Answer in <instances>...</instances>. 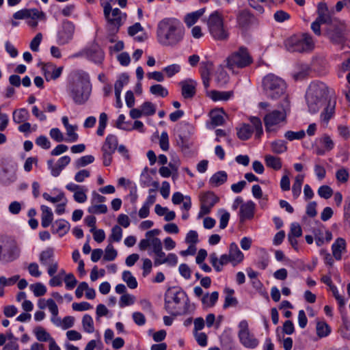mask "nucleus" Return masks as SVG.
I'll use <instances>...</instances> for the list:
<instances>
[{
  "label": "nucleus",
  "mask_w": 350,
  "mask_h": 350,
  "mask_svg": "<svg viewBox=\"0 0 350 350\" xmlns=\"http://www.w3.org/2000/svg\"><path fill=\"white\" fill-rule=\"evenodd\" d=\"M306 102L311 113H317L321 109V120L327 124L335 114L336 98L334 91L320 81H312L306 92Z\"/></svg>",
  "instance_id": "1"
},
{
  "label": "nucleus",
  "mask_w": 350,
  "mask_h": 350,
  "mask_svg": "<svg viewBox=\"0 0 350 350\" xmlns=\"http://www.w3.org/2000/svg\"><path fill=\"white\" fill-rule=\"evenodd\" d=\"M185 28L183 24L175 18H165L157 25L158 42L163 46H174L184 37Z\"/></svg>",
  "instance_id": "2"
},
{
  "label": "nucleus",
  "mask_w": 350,
  "mask_h": 350,
  "mask_svg": "<svg viewBox=\"0 0 350 350\" xmlns=\"http://www.w3.org/2000/svg\"><path fill=\"white\" fill-rule=\"evenodd\" d=\"M92 92V84L89 75L78 70L75 73L73 82L69 89V95L77 105L85 104L90 98Z\"/></svg>",
  "instance_id": "3"
},
{
  "label": "nucleus",
  "mask_w": 350,
  "mask_h": 350,
  "mask_svg": "<svg viewBox=\"0 0 350 350\" xmlns=\"http://www.w3.org/2000/svg\"><path fill=\"white\" fill-rule=\"evenodd\" d=\"M262 86L266 96L272 100H277L286 94V83L281 77L269 73L262 79Z\"/></svg>",
  "instance_id": "4"
},
{
  "label": "nucleus",
  "mask_w": 350,
  "mask_h": 350,
  "mask_svg": "<svg viewBox=\"0 0 350 350\" xmlns=\"http://www.w3.org/2000/svg\"><path fill=\"white\" fill-rule=\"evenodd\" d=\"M286 49L291 53H308L314 46L312 37L308 33L294 34L284 40Z\"/></svg>",
  "instance_id": "5"
},
{
  "label": "nucleus",
  "mask_w": 350,
  "mask_h": 350,
  "mask_svg": "<svg viewBox=\"0 0 350 350\" xmlns=\"http://www.w3.org/2000/svg\"><path fill=\"white\" fill-rule=\"evenodd\" d=\"M350 30L345 21L334 20L327 31V36L333 44L344 49L347 45Z\"/></svg>",
  "instance_id": "6"
},
{
  "label": "nucleus",
  "mask_w": 350,
  "mask_h": 350,
  "mask_svg": "<svg viewBox=\"0 0 350 350\" xmlns=\"http://www.w3.org/2000/svg\"><path fill=\"white\" fill-rule=\"evenodd\" d=\"M111 1L112 0L107 1L106 3H102L101 5L103 7L104 16L111 26L110 31L116 33L126 20V14L118 8L112 9Z\"/></svg>",
  "instance_id": "7"
},
{
  "label": "nucleus",
  "mask_w": 350,
  "mask_h": 350,
  "mask_svg": "<svg viewBox=\"0 0 350 350\" xmlns=\"http://www.w3.org/2000/svg\"><path fill=\"white\" fill-rule=\"evenodd\" d=\"M291 111V103L288 97H284L278 105V109L266 114L263 118L265 124L277 125L286 119L287 114Z\"/></svg>",
  "instance_id": "8"
},
{
  "label": "nucleus",
  "mask_w": 350,
  "mask_h": 350,
  "mask_svg": "<svg viewBox=\"0 0 350 350\" xmlns=\"http://www.w3.org/2000/svg\"><path fill=\"white\" fill-rule=\"evenodd\" d=\"M252 62L253 59L248 49L245 46H241L227 58V67L230 70L234 68H243Z\"/></svg>",
  "instance_id": "9"
},
{
  "label": "nucleus",
  "mask_w": 350,
  "mask_h": 350,
  "mask_svg": "<svg viewBox=\"0 0 350 350\" xmlns=\"http://www.w3.org/2000/svg\"><path fill=\"white\" fill-rule=\"evenodd\" d=\"M208 27L211 35L217 40H225L228 38L227 29L224 26V21L218 11L212 13L208 20Z\"/></svg>",
  "instance_id": "10"
},
{
  "label": "nucleus",
  "mask_w": 350,
  "mask_h": 350,
  "mask_svg": "<svg viewBox=\"0 0 350 350\" xmlns=\"http://www.w3.org/2000/svg\"><path fill=\"white\" fill-rule=\"evenodd\" d=\"M75 57H85L94 64H100L104 60L105 53L98 44L93 43L75 54Z\"/></svg>",
  "instance_id": "11"
},
{
  "label": "nucleus",
  "mask_w": 350,
  "mask_h": 350,
  "mask_svg": "<svg viewBox=\"0 0 350 350\" xmlns=\"http://www.w3.org/2000/svg\"><path fill=\"white\" fill-rule=\"evenodd\" d=\"M118 140L117 136L109 134L107 136L105 141L101 148L103 152V165L109 166L112 162V155L117 150Z\"/></svg>",
  "instance_id": "12"
},
{
  "label": "nucleus",
  "mask_w": 350,
  "mask_h": 350,
  "mask_svg": "<svg viewBox=\"0 0 350 350\" xmlns=\"http://www.w3.org/2000/svg\"><path fill=\"white\" fill-rule=\"evenodd\" d=\"M239 331L238 336L240 342L245 347L254 349L258 345V340L251 334L249 330L247 321L243 320L239 324Z\"/></svg>",
  "instance_id": "13"
},
{
  "label": "nucleus",
  "mask_w": 350,
  "mask_h": 350,
  "mask_svg": "<svg viewBox=\"0 0 350 350\" xmlns=\"http://www.w3.org/2000/svg\"><path fill=\"white\" fill-rule=\"evenodd\" d=\"M75 29V27L72 22L68 20L63 21L62 29L57 33V44L64 45L70 42L73 38Z\"/></svg>",
  "instance_id": "14"
},
{
  "label": "nucleus",
  "mask_w": 350,
  "mask_h": 350,
  "mask_svg": "<svg viewBox=\"0 0 350 350\" xmlns=\"http://www.w3.org/2000/svg\"><path fill=\"white\" fill-rule=\"evenodd\" d=\"M181 87V94L184 98H191L196 93L197 82L188 79L179 83Z\"/></svg>",
  "instance_id": "15"
},
{
  "label": "nucleus",
  "mask_w": 350,
  "mask_h": 350,
  "mask_svg": "<svg viewBox=\"0 0 350 350\" xmlns=\"http://www.w3.org/2000/svg\"><path fill=\"white\" fill-rule=\"evenodd\" d=\"M62 70L63 67L56 68L52 63L44 64L42 66V71L46 81L57 79L61 76Z\"/></svg>",
  "instance_id": "16"
},
{
  "label": "nucleus",
  "mask_w": 350,
  "mask_h": 350,
  "mask_svg": "<svg viewBox=\"0 0 350 350\" xmlns=\"http://www.w3.org/2000/svg\"><path fill=\"white\" fill-rule=\"evenodd\" d=\"M209 259L210 263L217 272H220L222 270V266L231 262V259L228 254H223L218 259L216 253H212L209 256Z\"/></svg>",
  "instance_id": "17"
},
{
  "label": "nucleus",
  "mask_w": 350,
  "mask_h": 350,
  "mask_svg": "<svg viewBox=\"0 0 350 350\" xmlns=\"http://www.w3.org/2000/svg\"><path fill=\"white\" fill-rule=\"evenodd\" d=\"M213 64L210 61H203L200 64V74L205 88L209 87L210 75L213 70Z\"/></svg>",
  "instance_id": "18"
},
{
  "label": "nucleus",
  "mask_w": 350,
  "mask_h": 350,
  "mask_svg": "<svg viewBox=\"0 0 350 350\" xmlns=\"http://www.w3.org/2000/svg\"><path fill=\"white\" fill-rule=\"evenodd\" d=\"M255 204L252 201H247L240 207V219L243 221L245 219H250L254 217Z\"/></svg>",
  "instance_id": "19"
},
{
  "label": "nucleus",
  "mask_w": 350,
  "mask_h": 350,
  "mask_svg": "<svg viewBox=\"0 0 350 350\" xmlns=\"http://www.w3.org/2000/svg\"><path fill=\"white\" fill-rule=\"evenodd\" d=\"M254 19V15L247 10H242L237 16L239 25L244 29H247L252 23Z\"/></svg>",
  "instance_id": "20"
},
{
  "label": "nucleus",
  "mask_w": 350,
  "mask_h": 350,
  "mask_svg": "<svg viewBox=\"0 0 350 350\" xmlns=\"http://www.w3.org/2000/svg\"><path fill=\"white\" fill-rule=\"evenodd\" d=\"M229 256L231 259V263L234 266L240 263L244 258L243 252L239 250L235 243H231L229 247Z\"/></svg>",
  "instance_id": "21"
},
{
  "label": "nucleus",
  "mask_w": 350,
  "mask_h": 350,
  "mask_svg": "<svg viewBox=\"0 0 350 350\" xmlns=\"http://www.w3.org/2000/svg\"><path fill=\"white\" fill-rule=\"evenodd\" d=\"M43 15V12L38 9H24L21 10L13 14V18L16 20L27 19L29 16L39 17Z\"/></svg>",
  "instance_id": "22"
},
{
  "label": "nucleus",
  "mask_w": 350,
  "mask_h": 350,
  "mask_svg": "<svg viewBox=\"0 0 350 350\" xmlns=\"http://www.w3.org/2000/svg\"><path fill=\"white\" fill-rule=\"evenodd\" d=\"M346 249V241L343 238H337L332 245V250L334 257L339 260L342 258V253Z\"/></svg>",
  "instance_id": "23"
},
{
  "label": "nucleus",
  "mask_w": 350,
  "mask_h": 350,
  "mask_svg": "<svg viewBox=\"0 0 350 350\" xmlns=\"http://www.w3.org/2000/svg\"><path fill=\"white\" fill-rule=\"evenodd\" d=\"M236 129L238 138L243 141L249 139L254 133V129L249 124H243Z\"/></svg>",
  "instance_id": "24"
},
{
  "label": "nucleus",
  "mask_w": 350,
  "mask_h": 350,
  "mask_svg": "<svg viewBox=\"0 0 350 350\" xmlns=\"http://www.w3.org/2000/svg\"><path fill=\"white\" fill-rule=\"evenodd\" d=\"M53 233H59V236L66 234L70 230V224L64 219L56 220L52 226Z\"/></svg>",
  "instance_id": "25"
},
{
  "label": "nucleus",
  "mask_w": 350,
  "mask_h": 350,
  "mask_svg": "<svg viewBox=\"0 0 350 350\" xmlns=\"http://www.w3.org/2000/svg\"><path fill=\"white\" fill-rule=\"evenodd\" d=\"M200 200L202 204L213 207L219 198L213 191H206L200 195Z\"/></svg>",
  "instance_id": "26"
},
{
  "label": "nucleus",
  "mask_w": 350,
  "mask_h": 350,
  "mask_svg": "<svg viewBox=\"0 0 350 350\" xmlns=\"http://www.w3.org/2000/svg\"><path fill=\"white\" fill-rule=\"evenodd\" d=\"M42 218L41 224L43 228H47L51 224L53 219V214L49 207L45 205H42Z\"/></svg>",
  "instance_id": "27"
},
{
  "label": "nucleus",
  "mask_w": 350,
  "mask_h": 350,
  "mask_svg": "<svg viewBox=\"0 0 350 350\" xmlns=\"http://www.w3.org/2000/svg\"><path fill=\"white\" fill-rule=\"evenodd\" d=\"M39 260L40 263L44 266H47L53 262L55 261L53 249L52 247H48L45 250L41 252Z\"/></svg>",
  "instance_id": "28"
},
{
  "label": "nucleus",
  "mask_w": 350,
  "mask_h": 350,
  "mask_svg": "<svg viewBox=\"0 0 350 350\" xmlns=\"http://www.w3.org/2000/svg\"><path fill=\"white\" fill-rule=\"evenodd\" d=\"M228 175L225 171L215 173L210 178L209 183L214 187H218L227 181Z\"/></svg>",
  "instance_id": "29"
},
{
  "label": "nucleus",
  "mask_w": 350,
  "mask_h": 350,
  "mask_svg": "<svg viewBox=\"0 0 350 350\" xmlns=\"http://www.w3.org/2000/svg\"><path fill=\"white\" fill-rule=\"evenodd\" d=\"M218 298L219 293L217 291H214L211 294L207 292L201 297V301L202 305L206 307H213L215 305Z\"/></svg>",
  "instance_id": "30"
},
{
  "label": "nucleus",
  "mask_w": 350,
  "mask_h": 350,
  "mask_svg": "<svg viewBox=\"0 0 350 350\" xmlns=\"http://www.w3.org/2000/svg\"><path fill=\"white\" fill-rule=\"evenodd\" d=\"M310 71V67L308 64H302L299 70L293 74V77L295 81L304 80L309 76Z\"/></svg>",
  "instance_id": "31"
},
{
  "label": "nucleus",
  "mask_w": 350,
  "mask_h": 350,
  "mask_svg": "<svg viewBox=\"0 0 350 350\" xmlns=\"http://www.w3.org/2000/svg\"><path fill=\"white\" fill-rule=\"evenodd\" d=\"M29 116L28 111L25 108L16 109L13 112V120L16 124L25 122Z\"/></svg>",
  "instance_id": "32"
},
{
  "label": "nucleus",
  "mask_w": 350,
  "mask_h": 350,
  "mask_svg": "<svg viewBox=\"0 0 350 350\" xmlns=\"http://www.w3.org/2000/svg\"><path fill=\"white\" fill-rule=\"evenodd\" d=\"M20 250L16 246L9 247L8 250H5L4 262H12L19 257Z\"/></svg>",
  "instance_id": "33"
},
{
  "label": "nucleus",
  "mask_w": 350,
  "mask_h": 350,
  "mask_svg": "<svg viewBox=\"0 0 350 350\" xmlns=\"http://www.w3.org/2000/svg\"><path fill=\"white\" fill-rule=\"evenodd\" d=\"M33 333L38 340L40 342H51V339L50 334L41 326H38L34 328Z\"/></svg>",
  "instance_id": "34"
},
{
  "label": "nucleus",
  "mask_w": 350,
  "mask_h": 350,
  "mask_svg": "<svg viewBox=\"0 0 350 350\" xmlns=\"http://www.w3.org/2000/svg\"><path fill=\"white\" fill-rule=\"evenodd\" d=\"M271 148L275 154H282L287 150L286 142L282 139H277L271 143Z\"/></svg>",
  "instance_id": "35"
},
{
  "label": "nucleus",
  "mask_w": 350,
  "mask_h": 350,
  "mask_svg": "<svg viewBox=\"0 0 350 350\" xmlns=\"http://www.w3.org/2000/svg\"><path fill=\"white\" fill-rule=\"evenodd\" d=\"M265 163L268 167L275 170H280L282 165L281 159L272 155L265 156Z\"/></svg>",
  "instance_id": "36"
},
{
  "label": "nucleus",
  "mask_w": 350,
  "mask_h": 350,
  "mask_svg": "<svg viewBox=\"0 0 350 350\" xmlns=\"http://www.w3.org/2000/svg\"><path fill=\"white\" fill-rule=\"evenodd\" d=\"M224 111L213 110L210 113L211 124L214 126L222 125L224 122Z\"/></svg>",
  "instance_id": "37"
},
{
  "label": "nucleus",
  "mask_w": 350,
  "mask_h": 350,
  "mask_svg": "<svg viewBox=\"0 0 350 350\" xmlns=\"http://www.w3.org/2000/svg\"><path fill=\"white\" fill-rule=\"evenodd\" d=\"M129 77L126 73H122L119 75L114 85L115 93L121 94L124 85L129 83Z\"/></svg>",
  "instance_id": "38"
},
{
  "label": "nucleus",
  "mask_w": 350,
  "mask_h": 350,
  "mask_svg": "<svg viewBox=\"0 0 350 350\" xmlns=\"http://www.w3.org/2000/svg\"><path fill=\"white\" fill-rule=\"evenodd\" d=\"M178 262V257L175 254L170 253L167 255L166 258L163 259L155 258L154 260V265L158 266L164 263H167L171 266H175Z\"/></svg>",
  "instance_id": "39"
},
{
  "label": "nucleus",
  "mask_w": 350,
  "mask_h": 350,
  "mask_svg": "<svg viewBox=\"0 0 350 350\" xmlns=\"http://www.w3.org/2000/svg\"><path fill=\"white\" fill-rule=\"evenodd\" d=\"M317 334L320 338L325 337L331 332V328L329 325L324 321H319L317 323Z\"/></svg>",
  "instance_id": "40"
},
{
  "label": "nucleus",
  "mask_w": 350,
  "mask_h": 350,
  "mask_svg": "<svg viewBox=\"0 0 350 350\" xmlns=\"http://www.w3.org/2000/svg\"><path fill=\"white\" fill-rule=\"evenodd\" d=\"M233 95V92H219L217 90H212L211 92V97L213 100H227Z\"/></svg>",
  "instance_id": "41"
},
{
  "label": "nucleus",
  "mask_w": 350,
  "mask_h": 350,
  "mask_svg": "<svg viewBox=\"0 0 350 350\" xmlns=\"http://www.w3.org/2000/svg\"><path fill=\"white\" fill-rule=\"evenodd\" d=\"M122 280L130 288L134 289L137 287V282L131 271H124L122 273Z\"/></svg>",
  "instance_id": "42"
},
{
  "label": "nucleus",
  "mask_w": 350,
  "mask_h": 350,
  "mask_svg": "<svg viewBox=\"0 0 350 350\" xmlns=\"http://www.w3.org/2000/svg\"><path fill=\"white\" fill-rule=\"evenodd\" d=\"M250 120L256 131V137L260 138L263 133L261 120L258 117L252 116L250 118Z\"/></svg>",
  "instance_id": "43"
},
{
  "label": "nucleus",
  "mask_w": 350,
  "mask_h": 350,
  "mask_svg": "<svg viewBox=\"0 0 350 350\" xmlns=\"http://www.w3.org/2000/svg\"><path fill=\"white\" fill-rule=\"evenodd\" d=\"M82 325L85 332L93 333L94 332V321L92 317L89 314H85L82 319Z\"/></svg>",
  "instance_id": "44"
},
{
  "label": "nucleus",
  "mask_w": 350,
  "mask_h": 350,
  "mask_svg": "<svg viewBox=\"0 0 350 350\" xmlns=\"http://www.w3.org/2000/svg\"><path fill=\"white\" fill-rule=\"evenodd\" d=\"M107 114L105 112L101 113L99 116L98 127L96 131V133L98 136H103L104 135V131L107 126Z\"/></svg>",
  "instance_id": "45"
},
{
  "label": "nucleus",
  "mask_w": 350,
  "mask_h": 350,
  "mask_svg": "<svg viewBox=\"0 0 350 350\" xmlns=\"http://www.w3.org/2000/svg\"><path fill=\"white\" fill-rule=\"evenodd\" d=\"M150 92L152 94L161 97H166L168 95L167 90L160 84H155L150 88Z\"/></svg>",
  "instance_id": "46"
},
{
  "label": "nucleus",
  "mask_w": 350,
  "mask_h": 350,
  "mask_svg": "<svg viewBox=\"0 0 350 350\" xmlns=\"http://www.w3.org/2000/svg\"><path fill=\"white\" fill-rule=\"evenodd\" d=\"M77 129V125H72L66 128V135L67 138L65 139V141L67 142H75L79 139L78 134L75 132Z\"/></svg>",
  "instance_id": "47"
},
{
  "label": "nucleus",
  "mask_w": 350,
  "mask_h": 350,
  "mask_svg": "<svg viewBox=\"0 0 350 350\" xmlns=\"http://www.w3.org/2000/svg\"><path fill=\"white\" fill-rule=\"evenodd\" d=\"M303 180L304 176H297L295 178V182L292 187V193L295 198H298L301 193Z\"/></svg>",
  "instance_id": "48"
},
{
  "label": "nucleus",
  "mask_w": 350,
  "mask_h": 350,
  "mask_svg": "<svg viewBox=\"0 0 350 350\" xmlns=\"http://www.w3.org/2000/svg\"><path fill=\"white\" fill-rule=\"evenodd\" d=\"M143 114L146 116H153L156 112L155 105L150 101H146L141 105Z\"/></svg>",
  "instance_id": "49"
},
{
  "label": "nucleus",
  "mask_w": 350,
  "mask_h": 350,
  "mask_svg": "<svg viewBox=\"0 0 350 350\" xmlns=\"http://www.w3.org/2000/svg\"><path fill=\"white\" fill-rule=\"evenodd\" d=\"M117 255L118 252L113 246L111 244H109L105 248L103 260L105 261H112L117 257Z\"/></svg>",
  "instance_id": "50"
},
{
  "label": "nucleus",
  "mask_w": 350,
  "mask_h": 350,
  "mask_svg": "<svg viewBox=\"0 0 350 350\" xmlns=\"http://www.w3.org/2000/svg\"><path fill=\"white\" fill-rule=\"evenodd\" d=\"M306 135V133L304 130H301L297 132L293 131H288L284 133V137L288 141H293L295 139H301Z\"/></svg>",
  "instance_id": "51"
},
{
  "label": "nucleus",
  "mask_w": 350,
  "mask_h": 350,
  "mask_svg": "<svg viewBox=\"0 0 350 350\" xmlns=\"http://www.w3.org/2000/svg\"><path fill=\"white\" fill-rule=\"evenodd\" d=\"M30 288L32 290L33 295L36 297L43 296L46 292V286L40 282L31 284L30 286Z\"/></svg>",
  "instance_id": "52"
},
{
  "label": "nucleus",
  "mask_w": 350,
  "mask_h": 350,
  "mask_svg": "<svg viewBox=\"0 0 350 350\" xmlns=\"http://www.w3.org/2000/svg\"><path fill=\"white\" fill-rule=\"evenodd\" d=\"M94 157L92 155H85L81 157L75 161V166L77 168L85 167L88 164L93 163Z\"/></svg>",
  "instance_id": "53"
},
{
  "label": "nucleus",
  "mask_w": 350,
  "mask_h": 350,
  "mask_svg": "<svg viewBox=\"0 0 350 350\" xmlns=\"http://www.w3.org/2000/svg\"><path fill=\"white\" fill-rule=\"evenodd\" d=\"M333 193V189L328 185H322L318 189L319 196L326 200L330 198Z\"/></svg>",
  "instance_id": "54"
},
{
  "label": "nucleus",
  "mask_w": 350,
  "mask_h": 350,
  "mask_svg": "<svg viewBox=\"0 0 350 350\" xmlns=\"http://www.w3.org/2000/svg\"><path fill=\"white\" fill-rule=\"evenodd\" d=\"M219 213H220L219 228L224 229L228 226L230 215V213L224 209H220Z\"/></svg>",
  "instance_id": "55"
},
{
  "label": "nucleus",
  "mask_w": 350,
  "mask_h": 350,
  "mask_svg": "<svg viewBox=\"0 0 350 350\" xmlns=\"http://www.w3.org/2000/svg\"><path fill=\"white\" fill-rule=\"evenodd\" d=\"M330 290L332 291L334 297L337 300L339 305V310H345V299L339 295L338 289L336 286L332 285L330 287Z\"/></svg>",
  "instance_id": "56"
},
{
  "label": "nucleus",
  "mask_w": 350,
  "mask_h": 350,
  "mask_svg": "<svg viewBox=\"0 0 350 350\" xmlns=\"http://www.w3.org/2000/svg\"><path fill=\"white\" fill-rule=\"evenodd\" d=\"M88 211L92 214H105L107 212V206L105 204H93Z\"/></svg>",
  "instance_id": "57"
},
{
  "label": "nucleus",
  "mask_w": 350,
  "mask_h": 350,
  "mask_svg": "<svg viewBox=\"0 0 350 350\" xmlns=\"http://www.w3.org/2000/svg\"><path fill=\"white\" fill-rule=\"evenodd\" d=\"M328 8L325 3L320 2L317 6V14L319 20H327Z\"/></svg>",
  "instance_id": "58"
},
{
  "label": "nucleus",
  "mask_w": 350,
  "mask_h": 350,
  "mask_svg": "<svg viewBox=\"0 0 350 350\" xmlns=\"http://www.w3.org/2000/svg\"><path fill=\"white\" fill-rule=\"evenodd\" d=\"M122 237V228L118 226H114L111 229V234L109 237V239H111L113 241L119 242Z\"/></svg>",
  "instance_id": "59"
},
{
  "label": "nucleus",
  "mask_w": 350,
  "mask_h": 350,
  "mask_svg": "<svg viewBox=\"0 0 350 350\" xmlns=\"http://www.w3.org/2000/svg\"><path fill=\"white\" fill-rule=\"evenodd\" d=\"M290 18V14L282 10L276 11L273 14V18L278 23H283L288 21Z\"/></svg>",
  "instance_id": "60"
},
{
  "label": "nucleus",
  "mask_w": 350,
  "mask_h": 350,
  "mask_svg": "<svg viewBox=\"0 0 350 350\" xmlns=\"http://www.w3.org/2000/svg\"><path fill=\"white\" fill-rule=\"evenodd\" d=\"M159 146L163 151H167L169 150V137L166 131H163L161 134L159 139Z\"/></svg>",
  "instance_id": "61"
},
{
  "label": "nucleus",
  "mask_w": 350,
  "mask_h": 350,
  "mask_svg": "<svg viewBox=\"0 0 350 350\" xmlns=\"http://www.w3.org/2000/svg\"><path fill=\"white\" fill-rule=\"evenodd\" d=\"M349 177V172L345 168H341L336 171V178L338 181L345 183L348 181Z\"/></svg>",
  "instance_id": "62"
},
{
  "label": "nucleus",
  "mask_w": 350,
  "mask_h": 350,
  "mask_svg": "<svg viewBox=\"0 0 350 350\" xmlns=\"http://www.w3.org/2000/svg\"><path fill=\"white\" fill-rule=\"evenodd\" d=\"M36 144L43 149L47 150L51 147V142L44 135H40L36 139Z\"/></svg>",
  "instance_id": "63"
},
{
  "label": "nucleus",
  "mask_w": 350,
  "mask_h": 350,
  "mask_svg": "<svg viewBox=\"0 0 350 350\" xmlns=\"http://www.w3.org/2000/svg\"><path fill=\"white\" fill-rule=\"evenodd\" d=\"M64 282L66 283V287L70 290L74 288L77 284V280L74 274L71 273L65 276Z\"/></svg>",
  "instance_id": "64"
}]
</instances>
